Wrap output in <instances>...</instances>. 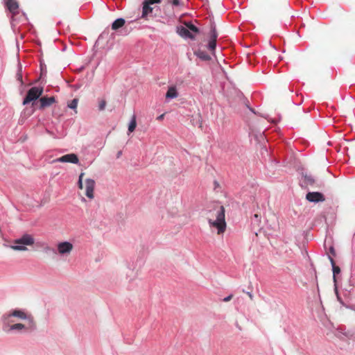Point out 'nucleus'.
Instances as JSON below:
<instances>
[{
	"label": "nucleus",
	"mask_w": 355,
	"mask_h": 355,
	"mask_svg": "<svg viewBox=\"0 0 355 355\" xmlns=\"http://www.w3.org/2000/svg\"><path fill=\"white\" fill-rule=\"evenodd\" d=\"M211 216L215 217L214 220L208 218V223L211 227H214L218 230V234H222L225 232L226 228V223L225 220V208L220 204L214 205L213 209L209 210Z\"/></svg>",
	"instance_id": "f257e3e1"
},
{
	"label": "nucleus",
	"mask_w": 355,
	"mask_h": 355,
	"mask_svg": "<svg viewBox=\"0 0 355 355\" xmlns=\"http://www.w3.org/2000/svg\"><path fill=\"white\" fill-rule=\"evenodd\" d=\"M35 243V239L32 235L24 234L21 237L14 240V245H10V248L16 251H26L28 248L26 245H32Z\"/></svg>",
	"instance_id": "f03ea898"
},
{
	"label": "nucleus",
	"mask_w": 355,
	"mask_h": 355,
	"mask_svg": "<svg viewBox=\"0 0 355 355\" xmlns=\"http://www.w3.org/2000/svg\"><path fill=\"white\" fill-rule=\"evenodd\" d=\"M36 329L37 325L35 320H31V322H27L26 324L17 322L15 324H12V327H10V334L31 333L33 331H35Z\"/></svg>",
	"instance_id": "7ed1b4c3"
},
{
	"label": "nucleus",
	"mask_w": 355,
	"mask_h": 355,
	"mask_svg": "<svg viewBox=\"0 0 355 355\" xmlns=\"http://www.w3.org/2000/svg\"><path fill=\"white\" fill-rule=\"evenodd\" d=\"M43 88L40 87H33L27 92L26 97L23 101V105H27L32 101L37 100L42 94Z\"/></svg>",
	"instance_id": "20e7f679"
},
{
	"label": "nucleus",
	"mask_w": 355,
	"mask_h": 355,
	"mask_svg": "<svg viewBox=\"0 0 355 355\" xmlns=\"http://www.w3.org/2000/svg\"><path fill=\"white\" fill-rule=\"evenodd\" d=\"M16 320V318H15L9 311L3 314L1 318L3 331L7 334H10V327H12V324L17 323Z\"/></svg>",
	"instance_id": "39448f33"
},
{
	"label": "nucleus",
	"mask_w": 355,
	"mask_h": 355,
	"mask_svg": "<svg viewBox=\"0 0 355 355\" xmlns=\"http://www.w3.org/2000/svg\"><path fill=\"white\" fill-rule=\"evenodd\" d=\"M73 244L69 241L60 242L57 245V254L61 256H68L73 250Z\"/></svg>",
	"instance_id": "423d86ee"
},
{
	"label": "nucleus",
	"mask_w": 355,
	"mask_h": 355,
	"mask_svg": "<svg viewBox=\"0 0 355 355\" xmlns=\"http://www.w3.org/2000/svg\"><path fill=\"white\" fill-rule=\"evenodd\" d=\"M9 312L16 320H26V322L35 320L32 315L27 314L23 309H15L10 310Z\"/></svg>",
	"instance_id": "0eeeda50"
},
{
	"label": "nucleus",
	"mask_w": 355,
	"mask_h": 355,
	"mask_svg": "<svg viewBox=\"0 0 355 355\" xmlns=\"http://www.w3.org/2000/svg\"><path fill=\"white\" fill-rule=\"evenodd\" d=\"M306 199L311 202H324L325 200L324 196L320 192L312 191L308 192L306 195Z\"/></svg>",
	"instance_id": "6e6552de"
},
{
	"label": "nucleus",
	"mask_w": 355,
	"mask_h": 355,
	"mask_svg": "<svg viewBox=\"0 0 355 355\" xmlns=\"http://www.w3.org/2000/svg\"><path fill=\"white\" fill-rule=\"evenodd\" d=\"M95 187V181L91 178L85 180V195L87 198H94V190Z\"/></svg>",
	"instance_id": "1a4fd4ad"
},
{
	"label": "nucleus",
	"mask_w": 355,
	"mask_h": 355,
	"mask_svg": "<svg viewBox=\"0 0 355 355\" xmlns=\"http://www.w3.org/2000/svg\"><path fill=\"white\" fill-rule=\"evenodd\" d=\"M54 162L78 164L79 162V159H78V156L76 154L70 153V154L64 155L56 159Z\"/></svg>",
	"instance_id": "9d476101"
},
{
	"label": "nucleus",
	"mask_w": 355,
	"mask_h": 355,
	"mask_svg": "<svg viewBox=\"0 0 355 355\" xmlns=\"http://www.w3.org/2000/svg\"><path fill=\"white\" fill-rule=\"evenodd\" d=\"M40 109L42 110L45 107L51 106L53 103L55 102V98L54 96L47 97L43 96L40 99Z\"/></svg>",
	"instance_id": "9b49d317"
},
{
	"label": "nucleus",
	"mask_w": 355,
	"mask_h": 355,
	"mask_svg": "<svg viewBox=\"0 0 355 355\" xmlns=\"http://www.w3.org/2000/svg\"><path fill=\"white\" fill-rule=\"evenodd\" d=\"M178 33L183 38L187 39L189 38L191 40H194L195 37L189 31L187 27L180 26L178 27Z\"/></svg>",
	"instance_id": "f8f14e48"
},
{
	"label": "nucleus",
	"mask_w": 355,
	"mask_h": 355,
	"mask_svg": "<svg viewBox=\"0 0 355 355\" xmlns=\"http://www.w3.org/2000/svg\"><path fill=\"white\" fill-rule=\"evenodd\" d=\"M6 4L9 11L13 15L18 12L19 5L15 0H6Z\"/></svg>",
	"instance_id": "ddd939ff"
},
{
	"label": "nucleus",
	"mask_w": 355,
	"mask_h": 355,
	"mask_svg": "<svg viewBox=\"0 0 355 355\" xmlns=\"http://www.w3.org/2000/svg\"><path fill=\"white\" fill-rule=\"evenodd\" d=\"M194 55L203 61H209L211 60V56L206 51L200 49L195 51Z\"/></svg>",
	"instance_id": "4468645a"
},
{
	"label": "nucleus",
	"mask_w": 355,
	"mask_h": 355,
	"mask_svg": "<svg viewBox=\"0 0 355 355\" xmlns=\"http://www.w3.org/2000/svg\"><path fill=\"white\" fill-rule=\"evenodd\" d=\"M151 3L149 1L146 0L143 3V8H142V15L141 17L144 18L146 17L148 14L151 13L153 12V8L150 7Z\"/></svg>",
	"instance_id": "2eb2a0df"
},
{
	"label": "nucleus",
	"mask_w": 355,
	"mask_h": 355,
	"mask_svg": "<svg viewBox=\"0 0 355 355\" xmlns=\"http://www.w3.org/2000/svg\"><path fill=\"white\" fill-rule=\"evenodd\" d=\"M178 93L177 92L176 87L174 86L170 87L166 94V98L168 99L175 98L178 97Z\"/></svg>",
	"instance_id": "dca6fc26"
},
{
	"label": "nucleus",
	"mask_w": 355,
	"mask_h": 355,
	"mask_svg": "<svg viewBox=\"0 0 355 355\" xmlns=\"http://www.w3.org/2000/svg\"><path fill=\"white\" fill-rule=\"evenodd\" d=\"M125 19L123 18H118L112 24V28L113 30H118L123 27L125 24Z\"/></svg>",
	"instance_id": "f3484780"
},
{
	"label": "nucleus",
	"mask_w": 355,
	"mask_h": 355,
	"mask_svg": "<svg viewBox=\"0 0 355 355\" xmlns=\"http://www.w3.org/2000/svg\"><path fill=\"white\" fill-rule=\"evenodd\" d=\"M302 178L306 185L313 186L315 183V180L311 174H303Z\"/></svg>",
	"instance_id": "a211bd4d"
},
{
	"label": "nucleus",
	"mask_w": 355,
	"mask_h": 355,
	"mask_svg": "<svg viewBox=\"0 0 355 355\" xmlns=\"http://www.w3.org/2000/svg\"><path fill=\"white\" fill-rule=\"evenodd\" d=\"M329 259L331 263V266H332V270H333V272H334V281H336V274H338L340 272V269L338 266H336L335 265V262H334V260L333 259L332 257H331L330 256H329Z\"/></svg>",
	"instance_id": "6ab92c4d"
},
{
	"label": "nucleus",
	"mask_w": 355,
	"mask_h": 355,
	"mask_svg": "<svg viewBox=\"0 0 355 355\" xmlns=\"http://www.w3.org/2000/svg\"><path fill=\"white\" fill-rule=\"evenodd\" d=\"M217 37H218V33L216 31V25L214 23H211V28H210V39L216 40Z\"/></svg>",
	"instance_id": "aec40b11"
},
{
	"label": "nucleus",
	"mask_w": 355,
	"mask_h": 355,
	"mask_svg": "<svg viewBox=\"0 0 355 355\" xmlns=\"http://www.w3.org/2000/svg\"><path fill=\"white\" fill-rule=\"evenodd\" d=\"M185 25L190 32L192 31L195 33H198L200 31L199 28L191 22H187L185 24Z\"/></svg>",
	"instance_id": "412c9836"
},
{
	"label": "nucleus",
	"mask_w": 355,
	"mask_h": 355,
	"mask_svg": "<svg viewBox=\"0 0 355 355\" xmlns=\"http://www.w3.org/2000/svg\"><path fill=\"white\" fill-rule=\"evenodd\" d=\"M216 47V40H211L209 39L208 44H207V49L210 50L211 51L214 52Z\"/></svg>",
	"instance_id": "4be33fe9"
},
{
	"label": "nucleus",
	"mask_w": 355,
	"mask_h": 355,
	"mask_svg": "<svg viewBox=\"0 0 355 355\" xmlns=\"http://www.w3.org/2000/svg\"><path fill=\"white\" fill-rule=\"evenodd\" d=\"M137 126L135 117L133 116L128 125V132H132L135 130Z\"/></svg>",
	"instance_id": "5701e85b"
},
{
	"label": "nucleus",
	"mask_w": 355,
	"mask_h": 355,
	"mask_svg": "<svg viewBox=\"0 0 355 355\" xmlns=\"http://www.w3.org/2000/svg\"><path fill=\"white\" fill-rule=\"evenodd\" d=\"M78 98H73L70 102L68 103L67 106L69 108L72 110H76L78 105Z\"/></svg>",
	"instance_id": "b1692460"
},
{
	"label": "nucleus",
	"mask_w": 355,
	"mask_h": 355,
	"mask_svg": "<svg viewBox=\"0 0 355 355\" xmlns=\"http://www.w3.org/2000/svg\"><path fill=\"white\" fill-rule=\"evenodd\" d=\"M44 252L45 253H49V252H51V253H53V254H57V250H55V248H51L50 247L49 245H46L44 247Z\"/></svg>",
	"instance_id": "393cba45"
},
{
	"label": "nucleus",
	"mask_w": 355,
	"mask_h": 355,
	"mask_svg": "<svg viewBox=\"0 0 355 355\" xmlns=\"http://www.w3.org/2000/svg\"><path fill=\"white\" fill-rule=\"evenodd\" d=\"M105 105H106V102L105 100L100 101L99 104H98V110L100 111L104 110L105 108Z\"/></svg>",
	"instance_id": "a878e982"
},
{
	"label": "nucleus",
	"mask_w": 355,
	"mask_h": 355,
	"mask_svg": "<svg viewBox=\"0 0 355 355\" xmlns=\"http://www.w3.org/2000/svg\"><path fill=\"white\" fill-rule=\"evenodd\" d=\"M21 66H19V71L17 73V78L19 81H20L21 83H23V81H22V74L21 73Z\"/></svg>",
	"instance_id": "bb28decb"
},
{
	"label": "nucleus",
	"mask_w": 355,
	"mask_h": 355,
	"mask_svg": "<svg viewBox=\"0 0 355 355\" xmlns=\"http://www.w3.org/2000/svg\"><path fill=\"white\" fill-rule=\"evenodd\" d=\"M244 103H245V104L246 107H248V109H249L252 112L255 113L254 110L253 108H252V107H250V105H249V104H248V103H249V101H248L247 99H245Z\"/></svg>",
	"instance_id": "cd10ccee"
},
{
	"label": "nucleus",
	"mask_w": 355,
	"mask_h": 355,
	"mask_svg": "<svg viewBox=\"0 0 355 355\" xmlns=\"http://www.w3.org/2000/svg\"><path fill=\"white\" fill-rule=\"evenodd\" d=\"M232 297H233V295L231 294V295L225 297L223 300V302H229L232 300Z\"/></svg>",
	"instance_id": "c85d7f7f"
},
{
	"label": "nucleus",
	"mask_w": 355,
	"mask_h": 355,
	"mask_svg": "<svg viewBox=\"0 0 355 355\" xmlns=\"http://www.w3.org/2000/svg\"><path fill=\"white\" fill-rule=\"evenodd\" d=\"M243 291L244 293H245V291L244 290H243ZM246 294L250 297V298L251 300H253V297H254V296H253V295H252V293L251 292H248H248H246Z\"/></svg>",
	"instance_id": "c756f323"
},
{
	"label": "nucleus",
	"mask_w": 355,
	"mask_h": 355,
	"mask_svg": "<svg viewBox=\"0 0 355 355\" xmlns=\"http://www.w3.org/2000/svg\"><path fill=\"white\" fill-rule=\"evenodd\" d=\"M78 185L80 189H83V182L82 180H78Z\"/></svg>",
	"instance_id": "7c9ffc66"
},
{
	"label": "nucleus",
	"mask_w": 355,
	"mask_h": 355,
	"mask_svg": "<svg viewBox=\"0 0 355 355\" xmlns=\"http://www.w3.org/2000/svg\"><path fill=\"white\" fill-rule=\"evenodd\" d=\"M150 1V3H159L161 0H148Z\"/></svg>",
	"instance_id": "2f4dec72"
},
{
	"label": "nucleus",
	"mask_w": 355,
	"mask_h": 355,
	"mask_svg": "<svg viewBox=\"0 0 355 355\" xmlns=\"http://www.w3.org/2000/svg\"><path fill=\"white\" fill-rule=\"evenodd\" d=\"M173 4L174 6H179L180 5V0H173Z\"/></svg>",
	"instance_id": "473e14b6"
},
{
	"label": "nucleus",
	"mask_w": 355,
	"mask_h": 355,
	"mask_svg": "<svg viewBox=\"0 0 355 355\" xmlns=\"http://www.w3.org/2000/svg\"><path fill=\"white\" fill-rule=\"evenodd\" d=\"M122 155V151L120 150L116 153V158H119Z\"/></svg>",
	"instance_id": "72a5a7b5"
},
{
	"label": "nucleus",
	"mask_w": 355,
	"mask_h": 355,
	"mask_svg": "<svg viewBox=\"0 0 355 355\" xmlns=\"http://www.w3.org/2000/svg\"><path fill=\"white\" fill-rule=\"evenodd\" d=\"M329 250H330V252H331V254H335V250H334V248L333 247H331V248H330V249H329Z\"/></svg>",
	"instance_id": "f704fd0d"
},
{
	"label": "nucleus",
	"mask_w": 355,
	"mask_h": 355,
	"mask_svg": "<svg viewBox=\"0 0 355 355\" xmlns=\"http://www.w3.org/2000/svg\"><path fill=\"white\" fill-rule=\"evenodd\" d=\"M335 291H336V295H337V298H338V300L339 301H340V297H339V295H338V290H337V288H335Z\"/></svg>",
	"instance_id": "c9c22d12"
},
{
	"label": "nucleus",
	"mask_w": 355,
	"mask_h": 355,
	"mask_svg": "<svg viewBox=\"0 0 355 355\" xmlns=\"http://www.w3.org/2000/svg\"><path fill=\"white\" fill-rule=\"evenodd\" d=\"M84 175V173H81L79 175V178H78V180H83V177Z\"/></svg>",
	"instance_id": "e433bc0d"
},
{
	"label": "nucleus",
	"mask_w": 355,
	"mask_h": 355,
	"mask_svg": "<svg viewBox=\"0 0 355 355\" xmlns=\"http://www.w3.org/2000/svg\"><path fill=\"white\" fill-rule=\"evenodd\" d=\"M163 118V115H160L158 119H162Z\"/></svg>",
	"instance_id": "4c0bfd02"
}]
</instances>
